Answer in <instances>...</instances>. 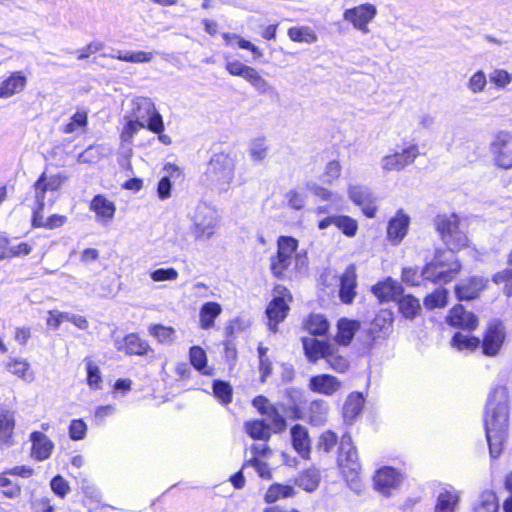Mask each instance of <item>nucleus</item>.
<instances>
[{"instance_id": "obj_1", "label": "nucleus", "mask_w": 512, "mask_h": 512, "mask_svg": "<svg viewBox=\"0 0 512 512\" xmlns=\"http://www.w3.org/2000/svg\"><path fill=\"white\" fill-rule=\"evenodd\" d=\"M509 418V390L505 385L495 386L489 393L486 406L484 425L489 452L497 458L507 435Z\"/></svg>"}, {"instance_id": "obj_2", "label": "nucleus", "mask_w": 512, "mask_h": 512, "mask_svg": "<svg viewBox=\"0 0 512 512\" xmlns=\"http://www.w3.org/2000/svg\"><path fill=\"white\" fill-rule=\"evenodd\" d=\"M235 162L226 153L214 154L207 163L203 182L219 192H227L234 179Z\"/></svg>"}, {"instance_id": "obj_3", "label": "nucleus", "mask_w": 512, "mask_h": 512, "mask_svg": "<svg viewBox=\"0 0 512 512\" xmlns=\"http://www.w3.org/2000/svg\"><path fill=\"white\" fill-rule=\"evenodd\" d=\"M459 263L454 250L439 252L434 259L424 266L422 276L434 283H448L460 272Z\"/></svg>"}, {"instance_id": "obj_4", "label": "nucleus", "mask_w": 512, "mask_h": 512, "mask_svg": "<svg viewBox=\"0 0 512 512\" xmlns=\"http://www.w3.org/2000/svg\"><path fill=\"white\" fill-rule=\"evenodd\" d=\"M435 226L449 250H459L467 246L468 238L459 228L457 215H438L435 219Z\"/></svg>"}, {"instance_id": "obj_5", "label": "nucleus", "mask_w": 512, "mask_h": 512, "mask_svg": "<svg viewBox=\"0 0 512 512\" xmlns=\"http://www.w3.org/2000/svg\"><path fill=\"white\" fill-rule=\"evenodd\" d=\"M192 221V233L198 241L210 239L219 226L217 211L205 202L196 206Z\"/></svg>"}, {"instance_id": "obj_6", "label": "nucleus", "mask_w": 512, "mask_h": 512, "mask_svg": "<svg viewBox=\"0 0 512 512\" xmlns=\"http://www.w3.org/2000/svg\"><path fill=\"white\" fill-rule=\"evenodd\" d=\"M298 241L290 236H280L277 240V253L270 258V270L274 277L284 279L285 273L293 262Z\"/></svg>"}, {"instance_id": "obj_7", "label": "nucleus", "mask_w": 512, "mask_h": 512, "mask_svg": "<svg viewBox=\"0 0 512 512\" xmlns=\"http://www.w3.org/2000/svg\"><path fill=\"white\" fill-rule=\"evenodd\" d=\"M132 110L133 118L144 123L153 133H160L164 130V123L161 114L156 110L150 98L140 97L134 102Z\"/></svg>"}, {"instance_id": "obj_8", "label": "nucleus", "mask_w": 512, "mask_h": 512, "mask_svg": "<svg viewBox=\"0 0 512 512\" xmlns=\"http://www.w3.org/2000/svg\"><path fill=\"white\" fill-rule=\"evenodd\" d=\"M274 292L276 296L271 300L269 305L266 308V315L268 317V326L269 329L273 332L277 331V326L280 322H282L289 311V306L286 302V297L291 300L292 296L290 292L281 285H278L274 288Z\"/></svg>"}, {"instance_id": "obj_9", "label": "nucleus", "mask_w": 512, "mask_h": 512, "mask_svg": "<svg viewBox=\"0 0 512 512\" xmlns=\"http://www.w3.org/2000/svg\"><path fill=\"white\" fill-rule=\"evenodd\" d=\"M506 337L505 328L499 321L490 323L483 336V341L480 343L484 355L493 357L496 356Z\"/></svg>"}, {"instance_id": "obj_10", "label": "nucleus", "mask_w": 512, "mask_h": 512, "mask_svg": "<svg viewBox=\"0 0 512 512\" xmlns=\"http://www.w3.org/2000/svg\"><path fill=\"white\" fill-rule=\"evenodd\" d=\"M491 151L498 167L512 168V135L510 133L499 132L491 144Z\"/></svg>"}, {"instance_id": "obj_11", "label": "nucleus", "mask_w": 512, "mask_h": 512, "mask_svg": "<svg viewBox=\"0 0 512 512\" xmlns=\"http://www.w3.org/2000/svg\"><path fill=\"white\" fill-rule=\"evenodd\" d=\"M377 13L374 5L366 3L344 11L343 18L349 21L361 32L369 33L368 23L372 21Z\"/></svg>"}, {"instance_id": "obj_12", "label": "nucleus", "mask_w": 512, "mask_h": 512, "mask_svg": "<svg viewBox=\"0 0 512 512\" xmlns=\"http://www.w3.org/2000/svg\"><path fill=\"white\" fill-rule=\"evenodd\" d=\"M487 284L488 279L482 276L469 277L455 286V295L459 301L474 300L480 296Z\"/></svg>"}, {"instance_id": "obj_13", "label": "nucleus", "mask_w": 512, "mask_h": 512, "mask_svg": "<svg viewBox=\"0 0 512 512\" xmlns=\"http://www.w3.org/2000/svg\"><path fill=\"white\" fill-rule=\"evenodd\" d=\"M337 462L339 466L347 468L351 472L360 470V462L356 447L353 445L350 434L345 433L341 437Z\"/></svg>"}, {"instance_id": "obj_14", "label": "nucleus", "mask_w": 512, "mask_h": 512, "mask_svg": "<svg viewBox=\"0 0 512 512\" xmlns=\"http://www.w3.org/2000/svg\"><path fill=\"white\" fill-rule=\"evenodd\" d=\"M418 156L417 145H411L405 148L402 152H397L392 155H387L382 158L381 165L385 171H400L407 165L414 162Z\"/></svg>"}, {"instance_id": "obj_15", "label": "nucleus", "mask_w": 512, "mask_h": 512, "mask_svg": "<svg viewBox=\"0 0 512 512\" xmlns=\"http://www.w3.org/2000/svg\"><path fill=\"white\" fill-rule=\"evenodd\" d=\"M349 197L353 203L362 208L363 213L373 218L376 214L375 198L371 190L366 186L355 185L349 188Z\"/></svg>"}, {"instance_id": "obj_16", "label": "nucleus", "mask_w": 512, "mask_h": 512, "mask_svg": "<svg viewBox=\"0 0 512 512\" xmlns=\"http://www.w3.org/2000/svg\"><path fill=\"white\" fill-rule=\"evenodd\" d=\"M302 346L307 360L315 364L320 359L326 358L329 351H332L333 343L325 340H318L315 337H302Z\"/></svg>"}, {"instance_id": "obj_17", "label": "nucleus", "mask_w": 512, "mask_h": 512, "mask_svg": "<svg viewBox=\"0 0 512 512\" xmlns=\"http://www.w3.org/2000/svg\"><path fill=\"white\" fill-rule=\"evenodd\" d=\"M357 273L356 266L350 264L340 276L339 298L344 304H351L356 297Z\"/></svg>"}, {"instance_id": "obj_18", "label": "nucleus", "mask_w": 512, "mask_h": 512, "mask_svg": "<svg viewBox=\"0 0 512 512\" xmlns=\"http://www.w3.org/2000/svg\"><path fill=\"white\" fill-rule=\"evenodd\" d=\"M393 313L390 310H381L370 323L368 335L370 341L375 342L379 338H386L392 331Z\"/></svg>"}, {"instance_id": "obj_19", "label": "nucleus", "mask_w": 512, "mask_h": 512, "mask_svg": "<svg viewBox=\"0 0 512 512\" xmlns=\"http://www.w3.org/2000/svg\"><path fill=\"white\" fill-rule=\"evenodd\" d=\"M410 224V217L399 210L388 222L387 238L393 245H398L406 236Z\"/></svg>"}, {"instance_id": "obj_20", "label": "nucleus", "mask_w": 512, "mask_h": 512, "mask_svg": "<svg viewBox=\"0 0 512 512\" xmlns=\"http://www.w3.org/2000/svg\"><path fill=\"white\" fill-rule=\"evenodd\" d=\"M447 322L451 326L467 330H474L478 325L477 317L472 312L465 310L460 304L450 310Z\"/></svg>"}, {"instance_id": "obj_21", "label": "nucleus", "mask_w": 512, "mask_h": 512, "mask_svg": "<svg viewBox=\"0 0 512 512\" xmlns=\"http://www.w3.org/2000/svg\"><path fill=\"white\" fill-rule=\"evenodd\" d=\"M308 387L315 393L331 396L341 388V382L330 374H320L310 378Z\"/></svg>"}, {"instance_id": "obj_22", "label": "nucleus", "mask_w": 512, "mask_h": 512, "mask_svg": "<svg viewBox=\"0 0 512 512\" xmlns=\"http://www.w3.org/2000/svg\"><path fill=\"white\" fill-rule=\"evenodd\" d=\"M400 474L392 467L379 469L374 476V486L383 495L388 496L391 489L398 486Z\"/></svg>"}, {"instance_id": "obj_23", "label": "nucleus", "mask_w": 512, "mask_h": 512, "mask_svg": "<svg viewBox=\"0 0 512 512\" xmlns=\"http://www.w3.org/2000/svg\"><path fill=\"white\" fill-rule=\"evenodd\" d=\"M30 441L32 443L31 455L34 459L44 461L51 456L54 443L47 435L40 431H34L30 434Z\"/></svg>"}, {"instance_id": "obj_24", "label": "nucleus", "mask_w": 512, "mask_h": 512, "mask_svg": "<svg viewBox=\"0 0 512 512\" xmlns=\"http://www.w3.org/2000/svg\"><path fill=\"white\" fill-rule=\"evenodd\" d=\"M372 293L380 302L396 301L398 296L403 293V288L396 281L387 278L383 282H379L372 286Z\"/></svg>"}, {"instance_id": "obj_25", "label": "nucleus", "mask_w": 512, "mask_h": 512, "mask_svg": "<svg viewBox=\"0 0 512 512\" xmlns=\"http://www.w3.org/2000/svg\"><path fill=\"white\" fill-rule=\"evenodd\" d=\"M291 439L293 448L303 458H309L311 452V442L308 434V430L301 424H295L291 430Z\"/></svg>"}, {"instance_id": "obj_26", "label": "nucleus", "mask_w": 512, "mask_h": 512, "mask_svg": "<svg viewBox=\"0 0 512 512\" xmlns=\"http://www.w3.org/2000/svg\"><path fill=\"white\" fill-rule=\"evenodd\" d=\"M360 329V322L347 318H340L337 321V333L335 342L342 346H348L353 340L355 333Z\"/></svg>"}, {"instance_id": "obj_27", "label": "nucleus", "mask_w": 512, "mask_h": 512, "mask_svg": "<svg viewBox=\"0 0 512 512\" xmlns=\"http://www.w3.org/2000/svg\"><path fill=\"white\" fill-rule=\"evenodd\" d=\"M27 77L21 72H13L0 84V98H9L24 90Z\"/></svg>"}, {"instance_id": "obj_28", "label": "nucleus", "mask_w": 512, "mask_h": 512, "mask_svg": "<svg viewBox=\"0 0 512 512\" xmlns=\"http://www.w3.org/2000/svg\"><path fill=\"white\" fill-rule=\"evenodd\" d=\"M364 397L362 393L352 392L347 397L343 406V417L346 423L351 424L362 412Z\"/></svg>"}, {"instance_id": "obj_29", "label": "nucleus", "mask_w": 512, "mask_h": 512, "mask_svg": "<svg viewBox=\"0 0 512 512\" xmlns=\"http://www.w3.org/2000/svg\"><path fill=\"white\" fill-rule=\"evenodd\" d=\"M15 428L14 412L10 410H2L0 412V442L5 446L13 444V431Z\"/></svg>"}, {"instance_id": "obj_30", "label": "nucleus", "mask_w": 512, "mask_h": 512, "mask_svg": "<svg viewBox=\"0 0 512 512\" xmlns=\"http://www.w3.org/2000/svg\"><path fill=\"white\" fill-rule=\"evenodd\" d=\"M222 307L217 302L204 303L199 311L200 327L204 330L211 329L215 324V319L221 314Z\"/></svg>"}, {"instance_id": "obj_31", "label": "nucleus", "mask_w": 512, "mask_h": 512, "mask_svg": "<svg viewBox=\"0 0 512 512\" xmlns=\"http://www.w3.org/2000/svg\"><path fill=\"white\" fill-rule=\"evenodd\" d=\"M124 344L119 345V351L124 350L129 355H145L149 350V345L142 340L137 334H129L124 338Z\"/></svg>"}, {"instance_id": "obj_32", "label": "nucleus", "mask_w": 512, "mask_h": 512, "mask_svg": "<svg viewBox=\"0 0 512 512\" xmlns=\"http://www.w3.org/2000/svg\"><path fill=\"white\" fill-rule=\"evenodd\" d=\"M458 501V493L452 487L450 489L445 488L437 497L434 512H454Z\"/></svg>"}, {"instance_id": "obj_33", "label": "nucleus", "mask_w": 512, "mask_h": 512, "mask_svg": "<svg viewBox=\"0 0 512 512\" xmlns=\"http://www.w3.org/2000/svg\"><path fill=\"white\" fill-rule=\"evenodd\" d=\"M305 329L314 337L325 336L330 328L327 318L322 314H311L304 324Z\"/></svg>"}, {"instance_id": "obj_34", "label": "nucleus", "mask_w": 512, "mask_h": 512, "mask_svg": "<svg viewBox=\"0 0 512 512\" xmlns=\"http://www.w3.org/2000/svg\"><path fill=\"white\" fill-rule=\"evenodd\" d=\"M60 180L57 177H51L46 179L45 174H42L39 179L35 182V197L39 208L42 209L44 206V196L47 190L55 191L60 187Z\"/></svg>"}, {"instance_id": "obj_35", "label": "nucleus", "mask_w": 512, "mask_h": 512, "mask_svg": "<svg viewBox=\"0 0 512 512\" xmlns=\"http://www.w3.org/2000/svg\"><path fill=\"white\" fill-rule=\"evenodd\" d=\"M328 404L324 400H314L308 408V421L313 426H321L326 422Z\"/></svg>"}, {"instance_id": "obj_36", "label": "nucleus", "mask_w": 512, "mask_h": 512, "mask_svg": "<svg viewBox=\"0 0 512 512\" xmlns=\"http://www.w3.org/2000/svg\"><path fill=\"white\" fill-rule=\"evenodd\" d=\"M90 208L98 217L105 220H111L116 210L114 203L106 199L103 195H96L91 201Z\"/></svg>"}, {"instance_id": "obj_37", "label": "nucleus", "mask_w": 512, "mask_h": 512, "mask_svg": "<svg viewBox=\"0 0 512 512\" xmlns=\"http://www.w3.org/2000/svg\"><path fill=\"white\" fill-rule=\"evenodd\" d=\"M396 301L398 302L399 312L407 319L415 318L421 310L419 300L412 295L398 296Z\"/></svg>"}, {"instance_id": "obj_38", "label": "nucleus", "mask_w": 512, "mask_h": 512, "mask_svg": "<svg viewBox=\"0 0 512 512\" xmlns=\"http://www.w3.org/2000/svg\"><path fill=\"white\" fill-rule=\"evenodd\" d=\"M246 81L260 95H278L275 87H273L264 77H262V75L255 68L252 69Z\"/></svg>"}, {"instance_id": "obj_39", "label": "nucleus", "mask_w": 512, "mask_h": 512, "mask_svg": "<svg viewBox=\"0 0 512 512\" xmlns=\"http://www.w3.org/2000/svg\"><path fill=\"white\" fill-rule=\"evenodd\" d=\"M295 483L305 491L313 492L319 486L320 473L315 468L307 469L296 478Z\"/></svg>"}, {"instance_id": "obj_40", "label": "nucleus", "mask_w": 512, "mask_h": 512, "mask_svg": "<svg viewBox=\"0 0 512 512\" xmlns=\"http://www.w3.org/2000/svg\"><path fill=\"white\" fill-rule=\"evenodd\" d=\"M246 433L255 440H269L270 426L264 420H253L245 423Z\"/></svg>"}, {"instance_id": "obj_41", "label": "nucleus", "mask_w": 512, "mask_h": 512, "mask_svg": "<svg viewBox=\"0 0 512 512\" xmlns=\"http://www.w3.org/2000/svg\"><path fill=\"white\" fill-rule=\"evenodd\" d=\"M480 343L481 341L479 338L465 335L461 332H456L451 339V345L460 351H473L480 346Z\"/></svg>"}, {"instance_id": "obj_42", "label": "nucleus", "mask_w": 512, "mask_h": 512, "mask_svg": "<svg viewBox=\"0 0 512 512\" xmlns=\"http://www.w3.org/2000/svg\"><path fill=\"white\" fill-rule=\"evenodd\" d=\"M110 57L130 63H148L152 60L153 53L145 51L123 52L118 50L116 54H112Z\"/></svg>"}, {"instance_id": "obj_43", "label": "nucleus", "mask_w": 512, "mask_h": 512, "mask_svg": "<svg viewBox=\"0 0 512 512\" xmlns=\"http://www.w3.org/2000/svg\"><path fill=\"white\" fill-rule=\"evenodd\" d=\"M498 510L497 497L492 491L483 492L474 506V512H498Z\"/></svg>"}, {"instance_id": "obj_44", "label": "nucleus", "mask_w": 512, "mask_h": 512, "mask_svg": "<svg viewBox=\"0 0 512 512\" xmlns=\"http://www.w3.org/2000/svg\"><path fill=\"white\" fill-rule=\"evenodd\" d=\"M325 361L337 373H344L349 368V361L344 356L338 354V348L334 344L332 351L328 352Z\"/></svg>"}, {"instance_id": "obj_45", "label": "nucleus", "mask_w": 512, "mask_h": 512, "mask_svg": "<svg viewBox=\"0 0 512 512\" xmlns=\"http://www.w3.org/2000/svg\"><path fill=\"white\" fill-rule=\"evenodd\" d=\"M294 494V488L289 485L273 484L270 486L265 494V501L267 503H273L280 498L291 497Z\"/></svg>"}, {"instance_id": "obj_46", "label": "nucleus", "mask_w": 512, "mask_h": 512, "mask_svg": "<svg viewBox=\"0 0 512 512\" xmlns=\"http://www.w3.org/2000/svg\"><path fill=\"white\" fill-rule=\"evenodd\" d=\"M448 292L444 288H438L424 298V305L427 309L445 307L447 304Z\"/></svg>"}, {"instance_id": "obj_47", "label": "nucleus", "mask_w": 512, "mask_h": 512, "mask_svg": "<svg viewBox=\"0 0 512 512\" xmlns=\"http://www.w3.org/2000/svg\"><path fill=\"white\" fill-rule=\"evenodd\" d=\"M335 226L338 227L347 237H353L358 230L356 220L345 215H336Z\"/></svg>"}, {"instance_id": "obj_48", "label": "nucleus", "mask_w": 512, "mask_h": 512, "mask_svg": "<svg viewBox=\"0 0 512 512\" xmlns=\"http://www.w3.org/2000/svg\"><path fill=\"white\" fill-rule=\"evenodd\" d=\"M213 393L223 404L232 401V387L226 381L215 380L212 385Z\"/></svg>"}, {"instance_id": "obj_49", "label": "nucleus", "mask_w": 512, "mask_h": 512, "mask_svg": "<svg viewBox=\"0 0 512 512\" xmlns=\"http://www.w3.org/2000/svg\"><path fill=\"white\" fill-rule=\"evenodd\" d=\"M189 357L193 367L196 370L205 373L204 369L207 366L206 352L200 346H193L190 348Z\"/></svg>"}, {"instance_id": "obj_50", "label": "nucleus", "mask_w": 512, "mask_h": 512, "mask_svg": "<svg viewBox=\"0 0 512 512\" xmlns=\"http://www.w3.org/2000/svg\"><path fill=\"white\" fill-rule=\"evenodd\" d=\"M88 116L85 111H77L71 118L70 122L63 127L65 134H71L76 132L80 128H84L87 125Z\"/></svg>"}, {"instance_id": "obj_51", "label": "nucleus", "mask_w": 512, "mask_h": 512, "mask_svg": "<svg viewBox=\"0 0 512 512\" xmlns=\"http://www.w3.org/2000/svg\"><path fill=\"white\" fill-rule=\"evenodd\" d=\"M263 415H265L272 423V427L275 433H279L285 430L286 428V420L285 418L279 413L277 408L271 407L268 408L267 411L263 412Z\"/></svg>"}, {"instance_id": "obj_52", "label": "nucleus", "mask_w": 512, "mask_h": 512, "mask_svg": "<svg viewBox=\"0 0 512 512\" xmlns=\"http://www.w3.org/2000/svg\"><path fill=\"white\" fill-rule=\"evenodd\" d=\"M249 466L254 467L256 472L258 473L259 477H261L262 479H271L272 478L271 470L266 462H263L256 457H252L251 459L246 460L243 463L242 469H245Z\"/></svg>"}, {"instance_id": "obj_53", "label": "nucleus", "mask_w": 512, "mask_h": 512, "mask_svg": "<svg viewBox=\"0 0 512 512\" xmlns=\"http://www.w3.org/2000/svg\"><path fill=\"white\" fill-rule=\"evenodd\" d=\"M225 68L229 72V74L233 76L242 77L244 80L247 79V77L249 76L250 72L253 69V67L245 65L238 60L228 61L226 63Z\"/></svg>"}, {"instance_id": "obj_54", "label": "nucleus", "mask_w": 512, "mask_h": 512, "mask_svg": "<svg viewBox=\"0 0 512 512\" xmlns=\"http://www.w3.org/2000/svg\"><path fill=\"white\" fill-rule=\"evenodd\" d=\"M338 436L335 432L327 430L321 434L318 442V448L329 453L337 444Z\"/></svg>"}, {"instance_id": "obj_55", "label": "nucleus", "mask_w": 512, "mask_h": 512, "mask_svg": "<svg viewBox=\"0 0 512 512\" xmlns=\"http://www.w3.org/2000/svg\"><path fill=\"white\" fill-rule=\"evenodd\" d=\"M288 36L295 42H312L315 35L308 28L292 27L288 30Z\"/></svg>"}, {"instance_id": "obj_56", "label": "nucleus", "mask_w": 512, "mask_h": 512, "mask_svg": "<svg viewBox=\"0 0 512 512\" xmlns=\"http://www.w3.org/2000/svg\"><path fill=\"white\" fill-rule=\"evenodd\" d=\"M87 425L82 419H74L69 426V436L72 440H82L86 436Z\"/></svg>"}, {"instance_id": "obj_57", "label": "nucleus", "mask_w": 512, "mask_h": 512, "mask_svg": "<svg viewBox=\"0 0 512 512\" xmlns=\"http://www.w3.org/2000/svg\"><path fill=\"white\" fill-rule=\"evenodd\" d=\"M486 85H487L486 75L481 70L474 73L468 81V88L473 93L482 92L484 90V88L486 87Z\"/></svg>"}, {"instance_id": "obj_58", "label": "nucleus", "mask_w": 512, "mask_h": 512, "mask_svg": "<svg viewBox=\"0 0 512 512\" xmlns=\"http://www.w3.org/2000/svg\"><path fill=\"white\" fill-rule=\"evenodd\" d=\"M87 382L91 388L99 389L102 382L100 370L92 361L87 362Z\"/></svg>"}, {"instance_id": "obj_59", "label": "nucleus", "mask_w": 512, "mask_h": 512, "mask_svg": "<svg viewBox=\"0 0 512 512\" xmlns=\"http://www.w3.org/2000/svg\"><path fill=\"white\" fill-rule=\"evenodd\" d=\"M150 332L162 343H169L172 341V336L175 334V330L171 327L163 325H155L150 329Z\"/></svg>"}, {"instance_id": "obj_60", "label": "nucleus", "mask_w": 512, "mask_h": 512, "mask_svg": "<svg viewBox=\"0 0 512 512\" xmlns=\"http://www.w3.org/2000/svg\"><path fill=\"white\" fill-rule=\"evenodd\" d=\"M490 81L498 88H504L512 81V76L506 70L496 69L490 74Z\"/></svg>"}, {"instance_id": "obj_61", "label": "nucleus", "mask_w": 512, "mask_h": 512, "mask_svg": "<svg viewBox=\"0 0 512 512\" xmlns=\"http://www.w3.org/2000/svg\"><path fill=\"white\" fill-rule=\"evenodd\" d=\"M50 486L52 491L61 498H64L70 490L67 481L61 475L52 478Z\"/></svg>"}, {"instance_id": "obj_62", "label": "nucleus", "mask_w": 512, "mask_h": 512, "mask_svg": "<svg viewBox=\"0 0 512 512\" xmlns=\"http://www.w3.org/2000/svg\"><path fill=\"white\" fill-rule=\"evenodd\" d=\"M250 154L254 161H261L267 155V146L264 139H256L251 143Z\"/></svg>"}, {"instance_id": "obj_63", "label": "nucleus", "mask_w": 512, "mask_h": 512, "mask_svg": "<svg viewBox=\"0 0 512 512\" xmlns=\"http://www.w3.org/2000/svg\"><path fill=\"white\" fill-rule=\"evenodd\" d=\"M150 276L155 282L175 280L178 277V272L174 268H160L151 272Z\"/></svg>"}, {"instance_id": "obj_64", "label": "nucleus", "mask_w": 512, "mask_h": 512, "mask_svg": "<svg viewBox=\"0 0 512 512\" xmlns=\"http://www.w3.org/2000/svg\"><path fill=\"white\" fill-rule=\"evenodd\" d=\"M420 279H424V277L422 272L418 274L417 269L408 267L402 270L403 282L415 286L420 284Z\"/></svg>"}]
</instances>
